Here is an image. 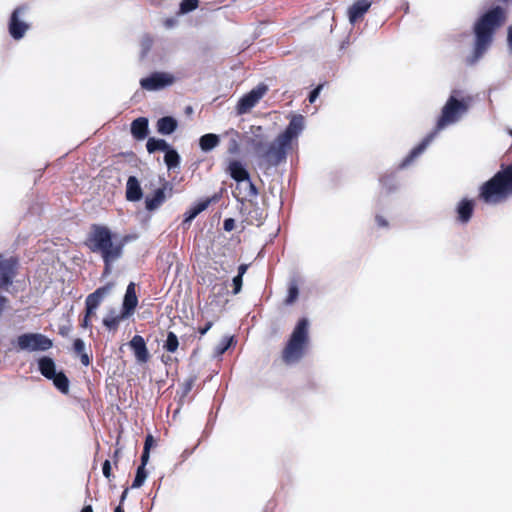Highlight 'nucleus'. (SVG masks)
I'll use <instances>...</instances> for the list:
<instances>
[{
	"label": "nucleus",
	"instance_id": "obj_1",
	"mask_svg": "<svg viewBox=\"0 0 512 512\" xmlns=\"http://www.w3.org/2000/svg\"><path fill=\"white\" fill-rule=\"evenodd\" d=\"M289 119L290 122L286 129L273 142L266 143L257 156L269 167L277 166L286 160L287 152L293 148L294 142H297L305 128L304 116L292 114Z\"/></svg>",
	"mask_w": 512,
	"mask_h": 512
},
{
	"label": "nucleus",
	"instance_id": "obj_17",
	"mask_svg": "<svg viewBox=\"0 0 512 512\" xmlns=\"http://www.w3.org/2000/svg\"><path fill=\"white\" fill-rule=\"evenodd\" d=\"M126 197L129 201H138L142 198V189L134 176H130L127 180Z\"/></svg>",
	"mask_w": 512,
	"mask_h": 512
},
{
	"label": "nucleus",
	"instance_id": "obj_19",
	"mask_svg": "<svg viewBox=\"0 0 512 512\" xmlns=\"http://www.w3.org/2000/svg\"><path fill=\"white\" fill-rule=\"evenodd\" d=\"M131 132L136 139H144L148 132V120L142 117L134 120L131 124Z\"/></svg>",
	"mask_w": 512,
	"mask_h": 512
},
{
	"label": "nucleus",
	"instance_id": "obj_37",
	"mask_svg": "<svg viewBox=\"0 0 512 512\" xmlns=\"http://www.w3.org/2000/svg\"><path fill=\"white\" fill-rule=\"evenodd\" d=\"M209 203H210L209 200L199 202L195 206H193L194 210L196 211V213L200 214L202 211H204L208 207Z\"/></svg>",
	"mask_w": 512,
	"mask_h": 512
},
{
	"label": "nucleus",
	"instance_id": "obj_13",
	"mask_svg": "<svg viewBox=\"0 0 512 512\" xmlns=\"http://www.w3.org/2000/svg\"><path fill=\"white\" fill-rule=\"evenodd\" d=\"M129 346L133 350L137 362L146 363L149 360L150 354L142 336L135 335L129 342Z\"/></svg>",
	"mask_w": 512,
	"mask_h": 512
},
{
	"label": "nucleus",
	"instance_id": "obj_38",
	"mask_svg": "<svg viewBox=\"0 0 512 512\" xmlns=\"http://www.w3.org/2000/svg\"><path fill=\"white\" fill-rule=\"evenodd\" d=\"M209 203H210L209 200L199 202L195 206H193L194 210L196 211V213L200 214L202 211H204L208 207Z\"/></svg>",
	"mask_w": 512,
	"mask_h": 512
},
{
	"label": "nucleus",
	"instance_id": "obj_6",
	"mask_svg": "<svg viewBox=\"0 0 512 512\" xmlns=\"http://www.w3.org/2000/svg\"><path fill=\"white\" fill-rule=\"evenodd\" d=\"M308 328L309 322L307 319L299 320L283 351V359L286 363H295L303 356L309 340Z\"/></svg>",
	"mask_w": 512,
	"mask_h": 512
},
{
	"label": "nucleus",
	"instance_id": "obj_48",
	"mask_svg": "<svg viewBox=\"0 0 512 512\" xmlns=\"http://www.w3.org/2000/svg\"><path fill=\"white\" fill-rule=\"evenodd\" d=\"M81 326L83 328H90L91 327V319L86 318V316H84V319H83V321L81 323Z\"/></svg>",
	"mask_w": 512,
	"mask_h": 512
},
{
	"label": "nucleus",
	"instance_id": "obj_53",
	"mask_svg": "<svg viewBox=\"0 0 512 512\" xmlns=\"http://www.w3.org/2000/svg\"><path fill=\"white\" fill-rule=\"evenodd\" d=\"M114 512H125L121 505L117 506Z\"/></svg>",
	"mask_w": 512,
	"mask_h": 512
},
{
	"label": "nucleus",
	"instance_id": "obj_52",
	"mask_svg": "<svg viewBox=\"0 0 512 512\" xmlns=\"http://www.w3.org/2000/svg\"><path fill=\"white\" fill-rule=\"evenodd\" d=\"M81 512H93V509L91 506H85Z\"/></svg>",
	"mask_w": 512,
	"mask_h": 512
},
{
	"label": "nucleus",
	"instance_id": "obj_16",
	"mask_svg": "<svg viewBox=\"0 0 512 512\" xmlns=\"http://www.w3.org/2000/svg\"><path fill=\"white\" fill-rule=\"evenodd\" d=\"M137 304H138V299L136 296L135 284L133 282H131L126 289V293L124 296V301H123L124 315H130L134 311Z\"/></svg>",
	"mask_w": 512,
	"mask_h": 512
},
{
	"label": "nucleus",
	"instance_id": "obj_12",
	"mask_svg": "<svg viewBox=\"0 0 512 512\" xmlns=\"http://www.w3.org/2000/svg\"><path fill=\"white\" fill-rule=\"evenodd\" d=\"M112 289V284H108L104 287L98 288L95 292L88 295L86 298V318L92 319L96 317V310L100 305L101 301L107 296Z\"/></svg>",
	"mask_w": 512,
	"mask_h": 512
},
{
	"label": "nucleus",
	"instance_id": "obj_3",
	"mask_svg": "<svg viewBox=\"0 0 512 512\" xmlns=\"http://www.w3.org/2000/svg\"><path fill=\"white\" fill-rule=\"evenodd\" d=\"M505 20V12L502 8L496 7L485 13L474 26L476 42H475V59L480 58L487 50L492 42V36L495 30L501 26Z\"/></svg>",
	"mask_w": 512,
	"mask_h": 512
},
{
	"label": "nucleus",
	"instance_id": "obj_14",
	"mask_svg": "<svg viewBox=\"0 0 512 512\" xmlns=\"http://www.w3.org/2000/svg\"><path fill=\"white\" fill-rule=\"evenodd\" d=\"M250 133L251 136L247 137V143L252 146L256 156H258L260 150H262L267 143V137L264 135L261 126H251Z\"/></svg>",
	"mask_w": 512,
	"mask_h": 512
},
{
	"label": "nucleus",
	"instance_id": "obj_27",
	"mask_svg": "<svg viewBox=\"0 0 512 512\" xmlns=\"http://www.w3.org/2000/svg\"><path fill=\"white\" fill-rule=\"evenodd\" d=\"M164 161L169 169L179 165L180 157L175 150L168 149L165 153Z\"/></svg>",
	"mask_w": 512,
	"mask_h": 512
},
{
	"label": "nucleus",
	"instance_id": "obj_43",
	"mask_svg": "<svg viewBox=\"0 0 512 512\" xmlns=\"http://www.w3.org/2000/svg\"><path fill=\"white\" fill-rule=\"evenodd\" d=\"M149 460V451L143 450L142 456H141V465L145 467Z\"/></svg>",
	"mask_w": 512,
	"mask_h": 512
},
{
	"label": "nucleus",
	"instance_id": "obj_49",
	"mask_svg": "<svg viewBox=\"0 0 512 512\" xmlns=\"http://www.w3.org/2000/svg\"><path fill=\"white\" fill-rule=\"evenodd\" d=\"M376 221H377L379 226L384 227V226L387 225L386 221L381 216H377L376 217Z\"/></svg>",
	"mask_w": 512,
	"mask_h": 512
},
{
	"label": "nucleus",
	"instance_id": "obj_42",
	"mask_svg": "<svg viewBox=\"0 0 512 512\" xmlns=\"http://www.w3.org/2000/svg\"><path fill=\"white\" fill-rule=\"evenodd\" d=\"M234 228V220L233 219H226L224 221V229L226 231H231Z\"/></svg>",
	"mask_w": 512,
	"mask_h": 512
},
{
	"label": "nucleus",
	"instance_id": "obj_39",
	"mask_svg": "<svg viewBox=\"0 0 512 512\" xmlns=\"http://www.w3.org/2000/svg\"><path fill=\"white\" fill-rule=\"evenodd\" d=\"M102 471H103V474L104 476L109 479L110 476H111V465H110V462L108 460H106L104 463H103V467H102Z\"/></svg>",
	"mask_w": 512,
	"mask_h": 512
},
{
	"label": "nucleus",
	"instance_id": "obj_8",
	"mask_svg": "<svg viewBox=\"0 0 512 512\" xmlns=\"http://www.w3.org/2000/svg\"><path fill=\"white\" fill-rule=\"evenodd\" d=\"M228 172L235 181L238 183H244L246 190L244 197H253L257 195V189L251 182L248 171L240 161H230L228 165Z\"/></svg>",
	"mask_w": 512,
	"mask_h": 512
},
{
	"label": "nucleus",
	"instance_id": "obj_33",
	"mask_svg": "<svg viewBox=\"0 0 512 512\" xmlns=\"http://www.w3.org/2000/svg\"><path fill=\"white\" fill-rule=\"evenodd\" d=\"M232 341H233L232 337L223 338L221 343L217 347V353L219 355L223 354L230 347Z\"/></svg>",
	"mask_w": 512,
	"mask_h": 512
},
{
	"label": "nucleus",
	"instance_id": "obj_26",
	"mask_svg": "<svg viewBox=\"0 0 512 512\" xmlns=\"http://www.w3.org/2000/svg\"><path fill=\"white\" fill-rule=\"evenodd\" d=\"M54 385L62 392L67 393L69 390V380L63 372L55 373L52 377Z\"/></svg>",
	"mask_w": 512,
	"mask_h": 512
},
{
	"label": "nucleus",
	"instance_id": "obj_25",
	"mask_svg": "<svg viewBox=\"0 0 512 512\" xmlns=\"http://www.w3.org/2000/svg\"><path fill=\"white\" fill-rule=\"evenodd\" d=\"M146 147L149 153H153L155 151L166 152L169 149V145L165 140L155 138L148 139Z\"/></svg>",
	"mask_w": 512,
	"mask_h": 512
},
{
	"label": "nucleus",
	"instance_id": "obj_18",
	"mask_svg": "<svg viewBox=\"0 0 512 512\" xmlns=\"http://www.w3.org/2000/svg\"><path fill=\"white\" fill-rule=\"evenodd\" d=\"M165 191L164 189H157L154 191L153 195L146 196L145 205L146 209L149 211H153L160 207V205L165 201Z\"/></svg>",
	"mask_w": 512,
	"mask_h": 512
},
{
	"label": "nucleus",
	"instance_id": "obj_55",
	"mask_svg": "<svg viewBox=\"0 0 512 512\" xmlns=\"http://www.w3.org/2000/svg\"><path fill=\"white\" fill-rule=\"evenodd\" d=\"M509 134L512 136V130H509Z\"/></svg>",
	"mask_w": 512,
	"mask_h": 512
},
{
	"label": "nucleus",
	"instance_id": "obj_2",
	"mask_svg": "<svg viewBox=\"0 0 512 512\" xmlns=\"http://www.w3.org/2000/svg\"><path fill=\"white\" fill-rule=\"evenodd\" d=\"M127 242L126 237L112 233L105 226H95L87 240V246L93 253L100 254L104 264V274L111 273L112 264L119 260Z\"/></svg>",
	"mask_w": 512,
	"mask_h": 512
},
{
	"label": "nucleus",
	"instance_id": "obj_31",
	"mask_svg": "<svg viewBox=\"0 0 512 512\" xmlns=\"http://www.w3.org/2000/svg\"><path fill=\"white\" fill-rule=\"evenodd\" d=\"M198 6V0H182L180 4V12L185 14L193 11Z\"/></svg>",
	"mask_w": 512,
	"mask_h": 512
},
{
	"label": "nucleus",
	"instance_id": "obj_24",
	"mask_svg": "<svg viewBox=\"0 0 512 512\" xmlns=\"http://www.w3.org/2000/svg\"><path fill=\"white\" fill-rule=\"evenodd\" d=\"M220 138L218 135L209 133L203 135L199 140V145L202 151L209 152L219 145Z\"/></svg>",
	"mask_w": 512,
	"mask_h": 512
},
{
	"label": "nucleus",
	"instance_id": "obj_21",
	"mask_svg": "<svg viewBox=\"0 0 512 512\" xmlns=\"http://www.w3.org/2000/svg\"><path fill=\"white\" fill-rule=\"evenodd\" d=\"M474 208L472 200L463 199L457 206L458 218L460 221L466 223L471 218Z\"/></svg>",
	"mask_w": 512,
	"mask_h": 512
},
{
	"label": "nucleus",
	"instance_id": "obj_15",
	"mask_svg": "<svg viewBox=\"0 0 512 512\" xmlns=\"http://www.w3.org/2000/svg\"><path fill=\"white\" fill-rule=\"evenodd\" d=\"M372 0H357L348 10L350 23L354 24L369 10Z\"/></svg>",
	"mask_w": 512,
	"mask_h": 512
},
{
	"label": "nucleus",
	"instance_id": "obj_5",
	"mask_svg": "<svg viewBox=\"0 0 512 512\" xmlns=\"http://www.w3.org/2000/svg\"><path fill=\"white\" fill-rule=\"evenodd\" d=\"M512 192V166L498 172L481 187L480 197L488 204L504 201Z\"/></svg>",
	"mask_w": 512,
	"mask_h": 512
},
{
	"label": "nucleus",
	"instance_id": "obj_45",
	"mask_svg": "<svg viewBox=\"0 0 512 512\" xmlns=\"http://www.w3.org/2000/svg\"><path fill=\"white\" fill-rule=\"evenodd\" d=\"M153 443V437L151 435L147 436L145 440L144 450L149 451Z\"/></svg>",
	"mask_w": 512,
	"mask_h": 512
},
{
	"label": "nucleus",
	"instance_id": "obj_10",
	"mask_svg": "<svg viewBox=\"0 0 512 512\" xmlns=\"http://www.w3.org/2000/svg\"><path fill=\"white\" fill-rule=\"evenodd\" d=\"M175 82V77L167 72H155L146 78L140 80V85L143 89L155 91L163 89L172 85Z\"/></svg>",
	"mask_w": 512,
	"mask_h": 512
},
{
	"label": "nucleus",
	"instance_id": "obj_4",
	"mask_svg": "<svg viewBox=\"0 0 512 512\" xmlns=\"http://www.w3.org/2000/svg\"><path fill=\"white\" fill-rule=\"evenodd\" d=\"M467 109L468 103L466 101H459L456 99L454 94L451 95L442 109V115L437 123L436 130L428 135L419 146L412 150L410 156L403 162V165H407L410 161H412V159L419 156L430 144L435 134L439 130L458 121L461 115H463Z\"/></svg>",
	"mask_w": 512,
	"mask_h": 512
},
{
	"label": "nucleus",
	"instance_id": "obj_36",
	"mask_svg": "<svg viewBox=\"0 0 512 512\" xmlns=\"http://www.w3.org/2000/svg\"><path fill=\"white\" fill-rule=\"evenodd\" d=\"M152 45V39L150 37H144L141 42L143 54H146Z\"/></svg>",
	"mask_w": 512,
	"mask_h": 512
},
{
	"label": "nucleus",
	"instance_id": "obj_54",
	"mask_svg": "<svg viewBox=\"0 0 512 512\" xmlns=\"http://www.w3.org/2000/svg\"><path fill=\"white\" fill-rule=\"evenodd\" d=\"M126 496H127V490H125V491L122 493V495H121V503L125 500Z\"/></svg>",
	"mask_w": 512,
	"mask_h": 512
},
{
	"label": "nucleus",
	"instance_id": "obj_30",
	"mask_svg": "<svg viewBox=\"0 0 512 512\" xmlns=\"http://www.w3.org/2000/svg\"><path fill=\"white\" fill-rule=\"evenodd\" d=\"M147 478L145 467L139 466L136 472L135 479L132 483V488H140Z\"/></svg>",
	"mask_w": 512,
	"mask_h": 512
},
{
	"label": "nucleus",
	"instance_id": "obj_41",
	"mask_svg": "<svg viewBox=\"0 0 512 512\" xmlns=\"http://www.w3.org/2000/svg\"><path fill=\"white\" fill-rule=\"evenodd\" d=\"M321 89H322V85H319L317 88H315V89L310 93L309 101H310L311 103H313V102L317 99V97H318V95H319V93H320Z\"/></svg>",
	"mask_w": 512,
	"mask_h": 512
},
{
	"label": "nucleus",
	"instance_id": "obj_46",
	"mask_svg": "<svg viewBox=\"0 0 512 512\" xmlns=\"http://www.w3.org/2000/svg\"><path fill=\"white\" fill-rule=\"evenodd\" d=\"M248 269V265L246 264H241L239 267H238V274L237 276H241L243 277V275L246 273Z\"/></svg>",
	"mask_w": 512,
	"mask_h": 512
},
{
	"label": "nucleus",
	"instance_id": "obj_29",
	"mask_svg": "<svg viewBox=\"0 0 512 512\" xmlns=\"http://www.w3.org/2000/svg\"><path fill=\"white\" fill-rule=\"evenodd\" d=\"M126 315H124V313L119 316V315H108L104 318L103 320V324L109 328V329H116L121 321L122 318H124Z\"/></svg>",
	"mask_w": 512,
	"mask_h": 512
},
{
	"label": "nucleus",
	"instance_id": "obj_35",
	"mask_svg": "<svg viewBox=\"0 0 512 512\" xmlns=\"http://www.w3.org/2000/svg\"><path fill=\"white\" fill-rule=\"evenodd\" d=\"M74 350L76 353L78 354H82V353H85L84 349H85V343L83 340L81 339H76L74 341Z\"/></svg>",
	"mask_w": 512,
	"mask_h": 512
},
{
	"label": "nucleus",
	"instance_id": "obj_23",
	"mask_svg": "<svg viewBox=\"0 0 512 512\" xmlns=\"http://www.w3.org/2000/svg\"><path fill=\"white\" fill-rule=\"evenodd\" d=\"M177 128V121L172 117H163L157 122V130L160 134L169 135Z\"/></svg>",
	"mask_w": 512,
	"mask_h": 512
},
{
	"label": "nucleus",
	"instance_id": "obj_51",
	"mask_svg": "<svg viewBox=\"0 0 512 512\" xmlns=\"http://www.w3.org/2000/svg\"><path fill=\"white\" fill-rule=\"evenodd\" d=\"M211 326H212L211 322L207 323V325L203 329H200V334L204 335L211 328Z\"/></svg>",
	"mask_w": 512,
	"mask_h": 512
},
{
	"label": "nucleus",
	"instance_id": "obj_7",
	"mask_svg": "<svg viewBox=\"0 0 512 512\" xmlns=\"http://www.w3.org/2000/svg\"><path fill=\"white\" fill-rule=\"evenodd\" d=\"M17 344L19 349L27 351H46L52 347V341L38 333L20 335Z\"/></svg>",
	"mask_w": 512,
	"mask_h": 512
},
{
	"label": "nucleus",
	"instance_id": "obj_34",
	"mask_svg": "<svg viewBox=\"0 0 512 512\" xmlns=\"http://www.w3.org/2000/svg\"><path fill=\"white\" fill-rule=\"evenodd\" d=\"M242 283H243V277L241 276H235L232 280V284H233V294H238L240 291H241V288H242Z\"/></svg>",
	"mask_w": 512,
	"mask_h": 512
},
{
	"label": "nucleus",
	"instance_id": "obj_11",
	"mask_svg": "<svg viewBox=\"0 0 512 512\" xmlns=\"http://www.w3.org/2000/svg\"><path fill=\"white\" fill-rule=\"evenodd\" d=\"M27 10L28 8L26 6H21L16 8L11 15L9 32L14 39H21L29 29V24L21 18Z\"/></svg>",
	"mask_w": 512,
	"mask_h": 512
},
{
	"label": "nucleus",
	"instance_id": "obj_44",
	"mask_svg": "<svg viewBox=\"0 0 512 512\" xmlns=\"http://www.w3.org/2000/svg\"><path fill=\"white\" fill-rule=\"evenodd\" d=\"M80 355L81 363L85 366H88L90 364V358L87 353H82Z\"/></svg>",
	"mask_w": 512,
	"mask_h": 512
},
{
	"label": "nucleus",
	"instance_id": "obj_22",
	"mask_svg": "<svg viewBox=\"0 0 512 512\" xmlns=\"http://www.w3.org/2000/svg\"><path fill=\"white\" fill-rule=\"evenodd\" d=\"M38 366L41 374L47 379H52L55 376L56 369L55 363L50 357H42L38 361Z\"/></svg>",
	"mask_w": 512,
	"mask_h": 512
},
{
	"label": "nucleus",
	"instance_id": "obj_9",
	"mask_svg": "<svg viewBox=\"0 0 512 512\" xmlns=\"http://www.w3.org/2000/svg\"><path fill=\"white\" fill-rule=\"evenodd\" d=\"M267 90L268 88L266 85L260 84L247 94L243 95L236 105L237 114L243 115L250 112L251 109L254 108L264 97Z\"/></svg>",
	"mask_w": 512,
	"mask_h": 512
},
{
	"label": "nucleus",
	"instance_id": "obj_32",
	"mask_svg": "<svg viewBox=\"0 0 512 512\" xmlns=\"http://www.w3.org/2000/svg\"><path fill=\"white\" fill-rule=\"evenodd\" d=\"M298 295H299V290H298L297 285L295 283L290 284L289 289H288V296L286 298V303L292 304L293 302L296 301V299L298 298Z\"/></svg>",
	"mask_w": 512,
	"mask_h": 512
},
{
	"label": "nucleus",
	"instance_id": "obj_20",
	"mask_svg": "<svg viewBox=\"0 0 512 512\" xmlns=\"http://www.w3.org/2000/svg\"><path fill=\"white\" fill-rule=\"evenodd\" d=\"M228 138L227 151L231 155H236L240 151V133L234 129H229L224 134Z\"/></svg>",
	"mask_w": 512,
	"mask_h": 512
},
{
	"label": "nucleus",
	"instance_id": "obj_40",
	"mask_svg": "<svg viewBox=\"0 0 512 512\" xmlns=\"http://www.w3.org/2000/svg\"><path fill=\"white\" fill-rule=\"evenodd\" d=\"M198 215V213H196V211L194 210V207H192L187 213H186V218L184 220V223H190L196 216Z\"/></svg>",
	"mask_w": 512,
	"mask_h": 512
},
{
	"label": "nucleus",
	"instance_id": "obj_50",
	"mask_svg": "<svg viewBox=\"0 0 512 512\" xmlns=\"http://www.w3.org/2000/svg\"><path fill=\"white\" fill-rule=\"evenodd\" d=\"M191 387H192V381H188L184 387V395H186L191 390Z\"/></svg>",
	"mask_w": 512,
	"mask_h": 512
},
{
	"label": "nucleus",
	"instance_id": "obj_47",
	"mask_svg": "<svg viewBox=\"0 0 512 512\" xmlns=\"http://www.w3.org/2000/svg\"><path fill=\"white\" fill-rule=\"evenodd\" d=\"M508 46L510 52L512 53V26H509L508 28Z\"/></svg>",
	"mask_w": 512,
	"mask_h": 512
},
{
	"label": "nucleus",
	"instance_id": "obj_28",
	"mask_svg": "<svg viewBox=\"0 0 512 512\" xmlns=\"http://www.w3.org/2000/svg\"><path fill=\"white\" fill-rule=\"evenodd\" d=\"M179 346L178 338L173 332H168L164 348L171 353H174Z\"/></svg>",
	"mask_w": 512,
	"mask_h": 512
}]
</instances>
